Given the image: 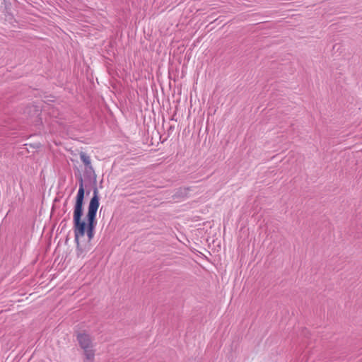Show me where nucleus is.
I'll list each match as a JSON object with an SVG mask.
<instances>
[{"label": "nucleus", "mask_w": 362, "mask_h": 362, "mask_svg": "<svg viewBox=\"0 0 362 362\" xmlns=\"http://www.w3.org/2000/svg\"><path fill=\"white\" fill-rule=\"evenodd\" d=\"M84 194L83 180V178L80 177L79 188L76 197L73 216L75 242H78L79 238L83 237L86 232L88 238V241H90L94 237V230L97 223L96 214L100 205L98 188H93V197L90 200L88 213L86 216V222L81 219L83 214Z\"/></svg>", "instance_id": "obj_1"}, {"label": "nucleus", "mask_w": 362, "mask_h": 362, "mask_svg": "<svg viewBox=\"0 0 362 362\" xmlns=\"http://www.w3.org/2000/svg\"><path fill=\"white\" fill-rule=\"evenodd\" d=\"M77 341L82 349L93 348L92 339L90 335L86 333H78Z\"/></svg>", "instance_id": "obj_2"}, {"label": "nucleus", "mask_w": 362, "mask_h": 362, "mask_svg": "<svg viewBox=\"0 0 362 362\" xmlns=\"http://www.w3.org/2000/svg\"><path fill=\"white\" fill-rule=\"evenodd\" d=\"M189 188L180 187L175 191L173 195V199L177 201L183 200L189 197Z\"/></svg>", "instance_id": "obj_3"}, {"label": "nucleus", "mask_w": 362, "mask_h": 362, "mask_svg": "<svg viewBox=\"0 0 362 362\" xmlns=\"http://www.w3.org/2000/svg\"><path fill=\"white\" fill-rule=\"evenodd\" d=\"M83 350V354L85 358L83 362H94L95 359V351L93 348L86 349Z\"/></svg>", "instance_id": "obj_4"}, {"label": "nucleus", "mask_w": 362, "mask_h": 362, "mask_svg": "<svg viewBox=\"0 0 362 362\" xmlns=\"http://www.w3.org/2000/svg\"><path fill=\"white\" fill-rule=\"evenodd\" d=\"M80 159L84 164L85 167L89 166L91 164L90 157L85 152L81 151L79 153Z\"/></svg>", "instance_id": "obj_5"}, {"label": "nucleus", "mask_w": 362, "mask_h": 362, "mask_svg": "<svg viewBox=\"0 0 362 362\" xmlns=\"http://www.w3.org/2000/svg\"><path fill=\"white\" fill-rule=\"evenodd\" d=\"M85 174L89 177H93L94 179L96 177V175L92 165L85 167Z\"/></svg>", "instance_id": "obj_6"}, {"label": "nucleus", "mask_w": 362, "mask_h": 362, "mask_svg": "<svg viewBox=\"0 0 362 362\" xmlns=\"http://www.w3.org/2000/svg\"><path fill=\"white\" fill-rule=\"evenodd\" d=\"M75 243L76 244V255L78 257H80L82 255L83 250L80 245L79 239H78V242H75Z\"/></svg>", "instance_id": "obj_7"}]
</instances>
